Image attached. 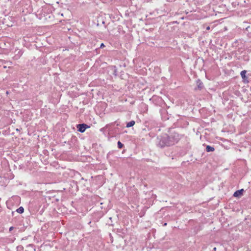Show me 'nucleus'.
I'll use <instances>...</instances> for the list:
<instances>
[{
	"label": "nucleus",
	"mask_w": 251,
	"mask_h": 251,
	"mask_svg": "<svg viewBox=\"0 0 251 251\" xmlns=\"http://www.w3.org/2000/svg\"><path fill=\"white\" fill-rule=\"evenodd\" d=\"M135 122L134 121H131L126 124V127H131V126H133L135 125Z\"/></svg>",
	"instance_id": "9d476101"
},
{
	"label": "nucleus",
	"mask_w": 251,
	"mask_h": 251,
	"mask_svg": "<svg viewBox=\"0 0 251 251\" xmlns=\"http://www.w3.org/2000/svg\"><path fill=\"white\" fill-rule=\"evenodd\" d=\"M16 211L20 214H22L24 211V208L22 206H21L16 210Z\"/></svg>",
	"instance_id": "9b49d317"
},
{
	"label": "nucleus",
	"mask_w": 251,
	"mask_h": 251,
	"mask_svg": "<svg viewBox=\"0 0 251 251\" xmlns=\"http://www.w3.org/2000/svg\"><path fill=\"white\" fill-rule=\"evenodd\" d=\"M25 251H36L35 246L32 244H30L26 246Z\"/></svg>",
	"instance_id": "423d86ee"
},
{
	"label": "nucleus",
	"mask_w": 251,
	"mask_h": 251,
	"mask_svg": "<svg viewBox=\"0 0 251 251\" xmlns=\"http://www.w3.org/2000/svg\"><path fill=\"white\" fill-rule=\"evenodd\" d=\"M111 69L113 71V75L116 76L117 75V69L116 67L115 66H111Z\"/></svg>",
	"instance_id": "6e6552de"
},
{
	"label": "nucleus",
	"mask_w": 251,
	"mask_h": 251,
	"mask_svg": "<svg viewBox=\"0 0 251 251\" xmlns=\"http://www.w3.org/2000/svg\"><path fill=\"white\" fill-rule=\"evenodd\" d=\"M210 26H207V27H206V30H209V29H210Z\"/></svg>",
	"instance_id": "6ab92c4d"
},
{
	"label": "nucleus",
	"mask_w": 251,
	"mask_h": 251,
	"mask_svg": "<svg viewBox=\"0 0 251 251\" xmlns=\"http://www.w3.org/2000/svg\"><path fill=\"white\" fill-rule=\"evenodd\" d=\"M109 126H110V124H107V125H106L104 127L101 128L100 129V130L101 131H103L104 129L108 128Z\"/></svg>",
	"instance_id": "4468645a"
},
{
	"label": "nucleus",
	"mask_w": 251,
	"mask_h": 251,
	"mask_svg": "<svg viewBox=\"0 0 251 251\" xmlns=\"http://www.w3.org/2000/svg\"><path fill=\"white\" fill-rule=\"evenodd\" d=\"M216 248H214V250H216Z\"/></svg>",
	"instance_id": "412c9836"
},
{
	"label": "nucleus",
	"mask_w": 251,
	"mask_h": 251,
	"mask_svg": "<svg viewBox=\"0 0 251 251\" xmlns=\"http://www.w3.org/2000/svg\"><path fill=\"white\" fill-rule=\"evenodd\" d=\"M244 191L243 189L236 191L234 194L233 196L236 198H239L243 195V192Z\"/></svg>",
	"instance_id": "39448f33"
},
{
	"label": "nucleus",
	"mask_w": 251,
	"mask_h": 251,
	"mask_svg": "<svg viewBox=\"0 0 251 251\" xmlns=\"http://www.w3.org/2000/svg\"><path fill=\"white\" fill-rule=\"evenodd\" d=\"M197 83L198 89L201 90L203 87V84L200 80H198L197 82Z\"/></svg>",
	"instance_id": "0eeeda50"
},
{
	"label": "nucleus",
	"mask_w": 251,
	"mask_h": 251,
	"mask_svg": "<svg viewBox=\"0 0 251 251\" xmlns=\"http://www.w3.org/2000/svg\"><path fill=\"white\" fill-rule=\"evenodd\" d=\"M214 150V148L210 146L207 145L206 147V151L207 152L213 151Z\"/></svg>",
	"instance_id": "1a4fd4ad"
},
{
	"label": "nucleus",
	"mask_w": 251,
	"mask_h": 251,
	"mask_svg": "<svg viewBox=\"0 0 251 251\" xmlns=\"http://www.w3.org/2000/svg\"><path fill=\"white\" fill-rule=\"evenodd\" d=\"M13 229H14V227H13V226H11V227L9 228V231H11Z\"/></svg>",
	"instance_id": "a211bd4d"
},
{
	"label": "nucleus",
	"mask_w": 251,
	"mask_h": 251,
	"mask_svg": "<svg viewBox=\"0 0 251 251\" xmlns=\"http://www.w3.org/2000/svg\"><path fill=\"white\" fill-rule=\"evenodd\" d=\"M105 47V45H104V44H103V43H101V44H100V48H103V47Z\"/></svg>",
	"instance_id": "f3484780"
},
{
	"label": "nucleus",
	"mask_w": 251,
	"mask_h": 251,
	"mask_svg": "<svg viewBox=\"0 0 251 251\" xmlns=\"http://www.w3.org/2000/svg\"><path fill=\"white\" fill-rule=\"evenodd\" d=\"M180 138L181 136L176 132H173L170 135H168L169 141L171 146L177 143Z\"/></svg>",
	"instance_id": "f03ea898"
},
{
	"label": "nucleus",
	"mask_w": 251,
	"mask_h": 251,
	"mask_svg": "<svg viewBox=\"0 0 251 251\" xmlns=\"http://www.w3.org/2000/svg\"><path fill=\"white\" fill-rule=\"evenodd\" d=\"M18 251H21L24 250V247L22 246H19L17 248Z\"/></svg>",
	"instance_id": "dca6fc26"
},
{
	"label": "nucleus",
	"mask_w": 251,
	"mask_h": 251,
	"mask_svg": "<svg viewBox=\"0 0 251 251\" xmlns=\"http://www.w3.org/2000/svg\"><path fill=\"white\" fill-rule=\"evenodd\" d=\"M114 132L115 133L118 134V133H120V128H119V127H115L114 128Z\"/></svg>",
	"instance_id": "2eb2a0df"
},
{
	"label": "nucleus",
	"mask_w": 251,
	"mask_h": 251,
	"mask_svg": "<svg viewBox=\"0 0 251 251\" xmlns=\"http://www.w3.org/2000/svg\"><path fill=\"white\" fill-rule=\"evenodd\" d=\"M156 145L160 148H164L165 147H170L168 139V135L164 134L158 136L155 141Z\"/></svg>",
	"instance_id": "f257e3e1"
},
{
	"label": "nucleus",
	"mask_w": 251,
	"mask_h": 251,
	"mask_svg": "<svg viewBox=\"0 0 251 251\" xmlns=\"http://www.w3.org/2000/svg\"><path fill=\"white\" fill-rule=\"evenodd\" d=\"M115 124H116L117 126H120L121 128H124V127L121 126V125H120V124L117 121H115L114 123H112L110 124V126H113Z\"/></svg>",
	"instance_id": "f8f14e48"
},
{
	"label": "nucleus",
	"mask_w": 251,
	"mask_h": 251,
	"mask_svg": "<svg viewBox=\"0 0 251 251\" xmlns=\"http://www.w3.org/2000/svg\"><path fill=\"white\" fill-rule=\"evenodd\" d=\"M117 145H118V147L119 149H122L124 146L123 144L120 141L118 142Z\"/></svg>",
	"instance_id": "ddd939ff"
},
{
	"label": "nucleus",
	"mask_w": 251,
	"mask_h": 251,
	"mask_svg": "<svg viewBox=\"0 0 251 251\" xmlns=\"http://www.w3.org/2000/svg\"><path fill=\"white\" fill-rule=\"evenodd\" d=\"M77 130L81 133L84 132L86 128L90 127L89 126L85 124H78L76 126Z\"/></svg>",
	"instance_id": "7ed1b4c3"
},
{
	"label": "nucleus",
	"mask_w": 251,
	"mask_h": 251,
	"mask_svg": "<svg viewBox=\"0 0 251 251\" xmlns=\"http://www.w3.org/2000/svg\"><path fill=\"white\" fill-rule=\"evenodd\" d=\"M246 73H247L246 70H243V71H241L240 73V75L242 77V81L245 84L248 83L249 82V80H248V77L246 75Z\"/></svg>",
	"instance_id": "20e7f679"
},
{
	"label": "nucleus",
	"mask_w": 251,
	"mask_h": 251,
	"mask_svg": "<svg viewBox=\"0 0 251 251\" xmlns=\"http://www.w3.org/2000/svg\"><path fill=\"white\" fill-rule=\"evenodd\" d=\"M166 225H167V223H164V225H163V226H166Z\"/></svg>",
	"instance_id": "aec40b11"
}]
</instances>
